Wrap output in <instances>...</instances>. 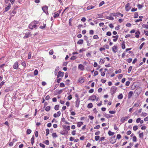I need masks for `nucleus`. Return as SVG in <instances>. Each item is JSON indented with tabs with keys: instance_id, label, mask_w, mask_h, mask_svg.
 Masks as SVG:
<instances>
[{
	"instance_id": "1",
	"label": "nucleus",
	"mask_w": 148,
	"mask_h": 148,
	"mask_svg": "<svg viewBox=\"0 0 148 148\" xmlns=\"http://www.w3.org/2000/svg\"><path fill=\"white\" fill-rule=\"evenodd\" d=\"M117 89V88L116 87L114 86H112L110 90V93L112 95H113L116 92Z\"/></svg>"
},
{
	"instance_id": "2",
	"label": "nucleus",
	"mask_w": 148,
	"mask_h": 148,
	"mask_svg": "<svg viewBox=\"0 0 148 148\" xmlns=\"http://www.w3.org/2000/svg\"><path fill=\"white\" fill-rule=\"evenodd\" d=\"M110 15L113 16H120L121 17H123V14H121L119 12L110 13Z\"/></svg>"
},
{
	"instance_id": "3",
	"label": "nucleus",
	"mask_w": 148,
	"mask_h": 148,
	"mask_svg": "<svg viewBox=\"0 0 148 148\" xmlns=\"http://www.w3.org/2000/svg\"><path fill=\"white\" fill-rule=\"evenodd\" d=\"M116 138H115V136H112L110 138V141L112 144L114 143L116 141Z\"/></svg>"
},
{
	"instance_id": "4",
	"label": "nucleus",
	"mask_w": 148,
	"mask_h": 148,
	"mask_svg": "<svg viewBox=\"0 0 148 148\" xmlns=\"http://www.w3.org/2000/svg\"><path fill=\"white\" fill-rule=\"evenodd\" d=\"M25 35L23 37V38L24 39H25L27 38L32 36V34L31 32H26L25 33Z\"/></svg>"
},
{
	"instance_id": "5",
	"label": "nucleus",
	"mask_w": 148,
	"mask_h": 148,
	"mask_svg": "<svg viewBox=\"0 0 148 148\" xmlns=\"http://www.w3.org/2000/svg\"><path fill=\"white\" fill-rule=\"evenodd\" d=\"M130 4L129 3H127L125 6V10L127 12L128 11L131 9V7L130 6Z\"/></svg>"
},
{
	"instance_id": "6",
	"label": "nucleus",
	"mask_w": 148,
	"mask_h": 148,
	"mask_svg": "<svg viewBox=\"0 0 148 148\" xmlns=\"http://www.w3.org/2000/svg\"><path fill=\"white\" fill-rule=\"evenodd\" d=\"M18 62L17 61L16 62L13 66V68L14 69H17L18 68Z\"/></svg>"
},
{
	"instance_id": "7",
	"label": "nucleus",
	"mask_w": 148,
	"mask_h": 148,
	"mask_svg": "<svg viewBox=\"0 0 148 148\" xmlns=\"http://www.w3.org/2000/svg\"><path fill=\"white\" fill-rule=\"evenodd\" d=\"M112 51L114 53H116L117 51V47L116 45H115L112 48Z\"/></svg>"
},
{
	"instance_id": "8",
	"label": "nucleus",
	"mask_w": 148,
	"mask_h": 148,
	"mask_svg": "<svg viewBox=\"0 0 148 148\" xmlns=\"http://www.w3.org/2000/svg\"><path fill=\"white\" fill-rule=\"evenodd\" d=\"M96 99V96L95 95H93L90 97L89 100H91L93 101H95Z\"/></svg>"
},
{
	"instance_id": "9",
	"label": "nucleus",
	"mask_w": 148,
	"mask_h": 148,
	"mask_svg": "<svg viewBox=\"0 0 148 148\" xmlns=\"http://www.w3.org/2000/svg\"><path fill=\"white\" fill-rule=\"evenodd\" d=\"M80 101L79 100V99H77L76 101L75 102V107L78 108L79 107V105L80 104Z\"/></svg>"
},
{
	"instance_id": "10",
	"label": "nucleus",
	"mask_w": 148,
	"mask_h": 148,
	"mask_svg": "<svg viewBox=\"0 0 148 148\" xmlns=\"http://www.w3.org/2000/svg\"><path fill=\"white\" fill-rule=\"evenodd\" d=\"M68 133V132L66 131V130H64L62 131H61L60 134H61L63 135H66Z\"/></svg>"
},
{
	"instance_id": "11",
	"label": "nucleus",
	"mask_w": 148,
	"mask_h": 148,
	"mask_svg": "<svg viewBox=\"0 0 148 148\" xmlns=\"http://www.w3.org/2000/svg\"><path fill=\"white\" fill-rule=\"evenodd\" d=\"M42 9L44 12H47L48 10V7L47 5L43 6L42 7Z\"/></svg>"
},
{
	"instance_id": "12",
	"label": "nucleus",
	"mask_w": 148,
	"mask_h": 148,
	"mask_svg": "<svg viewBox=\"0 0 148 148\" xmlns=\"http://www.w3.org/2000/svg\"><path fill=\"white\" fill-rule=\"evenodd\" d=\"M78 68L81 71H83L84 70V66L82 64H80L79 65Z\"/></svg>"
},
{
	"instance_id": "13",
	"label": "nucleus",
	"mask_w": 148,
	"mask_h": 148,
	"mask_svg": "<svg viewBox=\"0 0 148 148\" xmlns=\"http://www.w3.org/2000/svg\"><path fill=\"white\" fill-rule=\"evenodd\" d=\"M13 90V89L11 87L7 88L4 90L5 92H8L9 91H12Z\"/></svg>"
},
{
	"instance_id": "14",
	"label": "nucleus",
	"mask_w": 148,
	"mask_h": 148,
	"mask_svg": "<svg viewBox=\"0 0 148 148\" xmlns=\"http://www.w3.org/2000/svg\"><path fill=\"white\" fill-rule=\"evenodd\" d=\"M105 61V58H102L100 59V61L99 64H103Z\"/></svg>"
},
{
	"instance_id": "15",
	"label": "nucleus",
	"mask_w": 148,
	"mask_h": 148,
	"mask_svg": "<svg viewBox=\"0 0 148 148\" xmlns=\"http://www.w3.org/2000/svg\"><path fill=\"white\" fill-rule=\"evenodd\" d=\"M119 36L118 35H116L115 36H113L112 37L113 38H114L113 39V40L114 42H116L118 40V38Z\"/></svg>"
},
{
	"instance_id": "16",
	"label": "nucleus",
	"mask_w": 148,
	"mask_h": 148,
	"mask_svg": "<svg viewBox=\"0 0 148 148\" xmlns=\"http://www.w3.org/2000/svg\"><path fill=\"white\" fill-rule=\"evenodd\" d=\"M79 82L80 83H83L84 82V79L83 78L81 77L79 78Z\"/></svg>"
},
{
	"instance_id": "17",
	"label": "nucleus",
	"mask_w": 148,
	"mask_h": 148,
	"mask_svg": "<svg viewBox=\"0 0 148 148\" xmlns=\"http://www.w3.org/2000/svg\"><path fill=\"white\" fill-rule=\"evenodd\" d=\"M133 94V92L132 91H130L128 93V98H130Z\"/></svg>"
},
{
	"instance_id": "18",
	"label": "nucleus",
	"mask_w": 148,
	"mask_h": 148,
	"mask_svg": "<svg viewBox=\"0 0 148 148\" xmlns=\"http://www.w3.org/2000/svg\"><path fill=\"white\" fill-rule=\"evenodd\" d=\"M140 104V101H139L138 100L137 101L136 103H135L134 106V107L136 106V107H138Z\"/></svg>"
},
{
	"instance_id": "19",
	"label": "nucleus",
	"mask_w": 148,
	"mask_h": 148,
	"mask_svg": "<svg viewBox=\"0 0 148 148\" xmlns=\"http://www.w3.org/2000/svg\"><path fill=\"white\" fill-rule=\"evenodd\" d=\"M140 34V32L139 31H137L135 32V37L136 38H138L139 37V34Z\"/></svg>"
},
{
	"instance_id": "20",
	"label": "nucleus",
	"mask_w": 148,
	"mask_h": 148,
	"mask_svg": "<svg viewBox=\"0 0 148 148\" xmlns=\"http://www.w3.org/2000/svg\"><path fill=\"white\" fill-rule=\"evenodd\" d=\"M83 124L82 122H78L77 123V126L78 127H80Z\"/></svg>"
},
{
	"instance_id": "21",
	"label": "nucleus",
	"mask_w": 148,
	"mask_h": 148,
	"mask_svg": "<svg viewBox=\"0 0 148 148\" xmlns=\"http://www.w3.org/2000/svg\"><path fill=\"white\" fill-rule=\"evenodd\" d=\"M94 7L95 6L92 5H89L87 7L86 9L87 10H89L94 8Z\"/></svg>"
},
{
	"instance_id": "22",
	"label": "nucleus",
	"mask_w": 148,
	"mask_h": 148,
	"mask_svg": "<svg viewBox=\"0 0 148 148\" xmlns=\"http://www.w3.org/2000/svg\"><path fill=\"white\" fill-rule=\"evenodd\" d=\"M59 66H57L56 67V69H55V72H54L55 75H56L57 74L58 71V70H59Z\"/></svg>"
},
{
	"instance_id": "23",
	"label": "nucleus",
	"mask_w": 148,
	"mask_h": 148,
	"mask_svg": "<svg viewBox=\"0 0 148 148\" xmlns=\"http://www.w3.org/2000/svg\"><path fill=\"white\" fill-rule=\"evenodd\" d=\"M121 47L123 49H124L125 48V42L124 41H123L121 44Z\"/></svg>"
},
{
	"instance_id": "24",
	"label": "nucleus",
	"mask_w": 148,
	"mask_h": 148,
	"mask_svg": "<svg viewBox=\"0 0 148 148\" xmlns=\"http://www.w3.org/2000/svg\"><path fill=\"white\" fill-rule=\"evenodd\" d=\"M15 8H14V9L11 12V11H10L9 12L10 14H11L12 13H13L14 15L16 14V12L15 11Z\"/></svg>"
},
{
	"instance_id": "25",
	"label": "nucleus",
	"mask_w": 148,
	"mask_h": 148,
	"mask_svg": "<svg viewBox=\"0 0 148 148\" xmlns=\"http://www.w3.org/2000/svg\"><path fill=\"white\" fill-rule=\"evenodd\" d=\"M77 44H82L83 43V40L80 39L77 42Z\"/></svg>"
},
{
	"instance_id": "26",
	"label": "nucleus",
	"mask_w": 148,
	"mask_h": 148,
	"mask_svg": "<svg viewBox=\"0 0 148 148\" xmlns=\"http://www.w3.org/2000/svg\"><path fill=\"white\" fill-rule=\"evenodd\" d=\"M59 16V14L58 13H57L56 12L54 13V14L53 16V17L54 18H56L57 17H58Z\"/></svg>"
},
{
	"instance_id": "27",
	"label": "nucleus",
	"mask_w": 148,
	"mask_h": 148,
	"mask_svg": "<svg viewBox=\"0 0 148 148\" xmlns=\"http://www.w3.org/2000/svg\"><path fill=\"white\" fill-rule=\"evenodd\" d=\"M106 18L109 20H113L114 19V18L112 16H106Z\"/></svg>"
},
{
	"instance_id": "28",
	"label": "nucleus",
	"mask_w": 148,
	"mask_h": 148,
	"mask_svg": "<svg viewBox=\"0 0 148 148\" xmlns=\"http://www.w3.org/2000/svg\"><path fill=\"white\" fill-rule=\"evenodd\" d=\"M127 120L126 117H123L121 118V121L122 123H123L125 121Z\"/></svg>"
},
{
	"instance_id": "29",
	"label": "nucleus",
	"mask_w": 148,
	"mask_h": 148,
	"mask_svg": "<svg viewBox=\"0 0 148 148\" xmlns=\"http://www.w3.org/2000/svg\"><path fill=\"white\" fill-rule=\"evenodd\" d=\"M33 24L32 22L30 23L28 26L29 28L31 29H33Z\"/></svg>"
},
{
	"instance_id": "30",
	"label": "nucleus",
	"mask_w": 148,
	"mask_h": 148,
	"mask_svg": "<svg viewBox=\"0 0 148 148\" xmlns=\"http://www.w3.org/2000/svg\"><path fill=\"white\" fill-rule=\"evenodd\" d=\"M108 134L109 136H111L113 135L114 134V133L112 132L111 131L109 130L108 132Z\"/></svg>"
},
{
	"instance_id": "31",
	"label": "nucleus",
	"mask_w": 148,
	"mask_h": 148,
	"mask_svg": "<svg viewBox=\"0 0 148 148\" xmlns=\"http://www.w3.org/2000/svg\"><path fill=\"white\" fill-rule=\"evenodd\" d=\"M58 73L60 74V76L61 77H63L64 74V72L59 71L58 72Z\"/></svg>"
},
{
	"instance_id": "32",
	"label": "nucleus",
	"mask_w": 148,
	"mask_h": 148,
	"mask_svg": "<svg viewBox=\"0 0 148 148\" xmlns=\"http://www.w3.org/2000/svg\"><path fill=\"white\" fill-rule=\"evenodd\" d=\"M32 132V130L29 129H27L26 133L27 134H30Z\"/></svg>"
},
{
	"instance_id": "33",
	"label": "nucleus",
	"mask_w": 148,
	"mask_h": 148,
	"mask_svg": "<svg viewBox=\"0 0 148 148\" xmlns=\"http://www.w3.org/2000/svg\"><path fill=\"white\" fill-rule=\"evenodd\" d=\"M123 98V95L122 94H121L119 95H118V98L119 99H121Z\"/></svg>"
},
{
	"instance_id": "34",
	"label": "nucleus",
	"mask_w": 148,
	"mask_h": 148,
	"mask_svg": "<svg viewBox=\"0 0 148 148\" xmlns=\"http://www.w3.org/2000/svg\"><path fill=\"white\" fill-rule=\"evenodd\" d=\"M92 104L91 103H89L87 106L88 108H91L92 107Z\"/></svg>"
},
{
	"instance_id": "35",
	"label": "nucleus",
	"mask_w": 148,
	"mask_h": 148,
	"mask_svg": "<svg viewBox=\"0 0 148 148\" xmlns=\"http://www.w3.org/2000/svg\"><path fill=\"white\" fill-rule=\"evenodd\" d=\"M10 9V8L9 6H7L5 7V10L4 12H7Z\"/></svg>"
},
{
	"instance_id": "36",
	"label": "nucleus",
	"mask_w": 148,
	"mask_h": 148,
	"mask_svg": "<svg viewBox=\"0 0 148 148\" xmlns=\"http://www.w3.org/2000/svg\"><path fill=\"white\" fill-rule=\"evenodd\" d=\"M52 136L53 138H56L58 137V136L57 135L56 133H53L52 134Z\"/></svg>"
},
{
	"instance_id": "37",
	"label": "nucleus",
	"mask_w": 148,
	"mask_h": 148,
	"mask_svg": "<svg viewBox=\"0 0 148 148\" xmlns=\"http://www.w3.org/2000/svg\"><path fill=\"white\" fill-rule=\"evenodd\" d=\"M50 109V107L49 106H47L45 108V110L46 111H49Z\"/></svg>"
},
{
	"instance_id": "38",
	"label": "nucleus",
	"mask_w": 148,
	"mask_h": 148,
	"mask_svg": "<svg viewBox=\"0 0 148 148\" xmlns=\"http://www.w3.org/2000/svg\"><path fill=\"white\" fill-rule=\"evenodd\" d=\"M62 92V89H61L58 91L57 93H55V95H57V94H61Z\"/></svg>"
},
{
	"instance_id": "39",
	"label": "nucleus",
	"mask_w": 148,
	"mask_h": 148,
	"mask_svg": "<svg viewBox=\"0 0 148 148\" xmlns=\"http://www.w3.org/2000/svg\"><path fill=\"white\" fill-rule=\"evenodd\" d=\"M38 73V71L37 69H36L34 71V75L35 76L37 75Z\"/></svg>"
},
{
	"instance_id": "40",
	"label": "nucleus",
	"mask_w": 148,
	"mask_h": 148,
	"mask_svg": "<svg viewBox=\"0 0 148 148\" xmlns=\"http://www.w3.org/2000/svg\"><path fill=\"white\" fill-rule=\"evenodd\" d=\"M59 106L58 105H56L54 107V109L56 110H58L59 109Z\"/></svg>"
},
{
	"instance_id": "41",
	"label": "nucleus",
	"mask_w": 148,
	"mask_h": 148,
	"mask_svg": "<svg viewBox=\"0 0 148 148\" xmlns=\"http://www.w3.org/2000/svg\"><path fill=\"white\" fill-rule=\"evenodd\" d=\"M138 16V13L137 12H136L134 14V18H137Z\"/></svg>"
},
{
	"instance_id": "42",
	"label": "nucleus",
	"mask_w": 148,
	"mask_h": 148,
	"mask_svg": "<svg viewBox=\"0 0 148 148\" xmlns=\"http://www.w3.org/2000/svg\"><path fill=\"white\" fill-rule=\"evenodd\" d=\"M143 6L142 5L140 4H138L137 5V7H138V8L139 9H141L143 7Z\"/></svg>"
},
{
	"instance_id": "43",
	"label": "nucleus",
	"mask_w": 148,
	"mask_h": 148,
	"mask_svg": "<svg viewBox=\"0 0 148 148\" xmlns=\"http://www.w3.org/2000/svg\"><path fill=\"white\" fill-rule=\"evenodd\" d=\"M76 59V57L75 56H72L70 58L71 60H75Z\"/></svg>"
},
{
	"instance_id": "44",
	"label": "nucleus",
	"mask_w": 148,
	"mask_h": 148,
	"mask_svg": "<svg viewBox=\"0 0 148 148\" xmlns=\"http://www.w3.org/2000/svg\"><path fill=\"white\" fill-rule=\"evenodd\" d=\"M132 66H130L129 68H128V73H130V72H131L132 69Z\"/></svg>"
},
{
	"instance_id": "45",
	"label": "nucleus",
	"mask_w": 148,
	"mask_h": 148,
	"mask_svg": "<svg viewBox=\"0 0 148 148\" xmlns=\"http://www.w3.org/2000/svg\"><path fill=\"white\" fill-rule=\"evenodd\" d=\"M138 126L137 125H134L133 127V130L134 131H136L138 130Z\"/></svg>"
},
{
	"instance_id": "46",
	"label": "nucleus",
	"mask_w": 148,
	"mask_h": 148,
	"mask_svg": "<svg viewBox=\"0 0 148 148\" xmlns=\"http://www.w3.org/2000/svg\"><path fill=\"white\" fill-rule=\"evenodd\" d=\"M137 140V138L136 136H134L133 137V141L134 142H136Z\"/></svg>"
},
{
	"instance_id": "47",
	"label": "nucleus",
	"mask_w": 148,
	"mask_h": 148,
	"mask_svg": "<svg viewBox=\"0 0 148 148\" xmlns=\"http://www.w3.org/2000/svg\"><path fill=\"white\" fill-rule=\"evenodd\" d=\"M121 69H119L118 71H115V73L116 74H118L120 73L121 72Z\"/></svg>"
},
{
	"instance_id": "48",
	"label": "nucleus",
	"mask_w": 148,
	"mask_h": 148,
	"mask_svg": "<svg viewBox=\"0 0 148 148\" xmlns=\"http://www.w3.org/2000/svg\"><path fill=\"white\" fill-rule=\"evenodd\" d=\"M49 134V129L47 128L46 130V136H47Z\"/></svg>"
},
{
	"instance_id": "49",
	"label": "nucleus",
	"mask_w": 148,
	"mask_h": 148,
	"mask_svg": "<svg viewBox=\"0 0 148 148\" xmlns=\"http://www.w3.org/2000/svg\"><path fill=\"white\" fill-rule=\"evenodd\" d=\"M70 82V81L69 79H67L65 82L66 83V85L69 86V83Z\"/></svg>"
},
{
	"instance_id": "50",
	"label": "nucleus",
	"mask_w": 148,
	"mask_h": 148,
	"mask_svg": "<svg viewBox=\"0 0 148 148\" xmlns=\"http://www.w3.org/2000/svg\"><path fill=\"white\" fill-rule=\"evenodd\" d=\"M104 4V2L103 1H102L99 4V7H101L102 6V5Z\"/></svg>"
},
{
	"instance_id": "51",
	"label": "nucleus",
	"mask_w": 148,
	"mask_h": 148,
	"mask_svg": "<svg viewBox=\"0 0 148 148\" xmlns=\"http://www.w3.org/2000/svg\"><path fill=\"white\" fill-rule=\"evenodd\" d=\"M60 86L61 87H63L65 86V85L63 82H61L60 84Z\"/></svg>"
},
{
	"instance_id": "52",
	"label": "nucleus",
	"mask_w": 148,
	"mask_h": 148,
	"mask_svg": "<svg viewBox=\"0 0 148 148\" xmlns=\"http://www.w3.org/2000/svg\"><path fill=\"white\" fill-rule=\"evenodd\" d=\"M100 138V136H96L95 137V139L96 141H98Z\"/></svg>"
},
{
	"instance_id": "53",
	"label": "nucleus",
	"mask_w": 148,
	"mask_h": 148,
	"mask_svg": "<svg viewBox=\"0 0 148 148\" xmlns=\"http://www.w3.org/2000/svg\"><path fill=\"white\" fill-rule=\"evenodd\" d=\"M144 136L143 132L140 133L139 134V136L140 138H143Z\"/></svg>"
},
{
	"instance_id": "54",
	"label": "nucleus",
	"mask_w": 148,
	"mask_h": 148,
	"mask_svg": "<svg viewBox=\"0 0 148 148\" xmlns=\"http://www.w3.org/2000/svg\"><path fill=\"white\" fill-rule=\"evenodd\" d=\"M103 114L104 116H105L106 118L108 119L109 118V116L110 114H107L105 113H104Z\"/></svg>"
},
{
	"instance_id": "55",
	"label": "nucleus",
	"mask_w": 148,
	"mask_h": 148,
	"mask_svg": "<svg viewBox=\"0 0 148 148\" xmlns=\"http://www.w3.org/2000/svg\"><path fill=\"white\" fill-rule=\"evenodd\" d=\"M44 26L41 25L40 26V28L41 29H44L46 27V24H43Z\"/></svg>"
},
{
	"instance_id": "56",
	"label": "nucleus",
	"mask_w": 148,
	"mask_h": 148,
	"mask_svg": "<svg viewBox=\"0 0 148 148\" xmlns=\"http://www.w3.org/2000/svg\"><path fill=\"white\" fill-rule=\"evenodd\" d=\"M147 115V113L145 112H143L141 114V115L142 116H145Z\"/></svg>"
},
{
	"instance_id": "57",
	"label": "nucleus",
	"mask_w": 148,
	"mask_h": 148,
	"mask_svg": "<svg viewBox=\"0 0 148 148\" xmlns=\"http://www.w3.org/2000/svg\"><path fill=\"white\" fill-rule=\"evenodd\" d=\"M53 53V49H51L50 50L49 54L50 55H52Z\"/></svg>"
},
{
	"instance_id": "58",
	"label": "nucleus",
	"mask_w": 148,
	"mask_h": 148,
	"mask_svg": "<svg viewBox=\"0 0 148 148\" xmlns=\"http://www.w3.org/2000/svg\"><path fill=\"white\" fill-rule=\"evenodd\" d=\"M112 34L110 32L108 31L107 32L106 34V35L108 36H110Z\"/></svg>"
},
{
	"instance_id": "59",
	"label": "nucleus",
	"mask_w": 148,
	"mask_h": 148,
	"mask_svg": "<svg viewBox=\"0 0 148 148\" xmlns=\"http://www.w3.org/2000/svg\"><path fill=\"white\" fill-rule=\"evenodd\" d=\"M32 22L34 24H35L36 25L39 23V21L34 20V21Z\"/></svg>"
},
{
	"instance_id": "60",
	"label": "nucleus",
	"mask_w": 148,
	"mask_h": 148,
	"mask_svg": "<svg viewBox=\"0 0 148 148\" xmlns=\"http://www.w3.org/2000/svg\"><path fill=\"white\" fill-rule=\"evenodd\" d=\"M103 47L106 48V49H108L109 48V46L107 44H105L103 46Z\"/></svg>"
},
{
	"instance_id": "61",
	"label": "nucleus",
	"mask_w": 148,
	"mask_h": 148,
	"mask_svg": "<svg viewBox=\"0 0 148 148\" xmlns=\"http://www.w3.org/2000/svg\"><path fill=\"white\" fill-rule=\"evenodd\" d=\"M21 64L24 67H25L26 66V64L25 62V61H24L23 62H22L21 63Z\"/></svg>"
},
{
	"instance_id": "62",
	"label": "nucleus",
	"mask_w": 148,
	"mask_h": 148,
	"mask_svg": "<svg viewBox=\"0 0 148 148\" xmlns=\"http://www.w3.org/2000/svg\"><path fill=\"white\" fill-rule=\"evenodd\" d=\"M141 120V118H137L136 121V122L137 123H138L140 122V120Z\"/></svg>"
},
{
	"instance_id": "63",
	"label": "nucleus",
	"mask_w": 148,
	"mask_h": 148,
	"mask_svg": "<svg viewBox=\"0 0 148 148\" xmlns=\"http://www.w3.org/2000/svg\"><path fill=\"white\" fill-rule=\"evenodd\" d=\"M40 146L42 147L43 148H45V145L42 143H40L39 144Z\"/></svg>"
},
{
	"instance_id": "64",
	"label": "nucleus",
	"mask_w": 148,
	"mask_h": 148,
	"mask_svg": "<svg viewBox=\"0 0 148 148\" xmlns=\"http://www.w3.org/2000/svg\"><path fill=\"white\" fill-rule=\"evenodd\" d=\"M99 38L98 36L97 35H94L93 36V38L94 39H98Z\"/></svg>"
}]
</instances>
